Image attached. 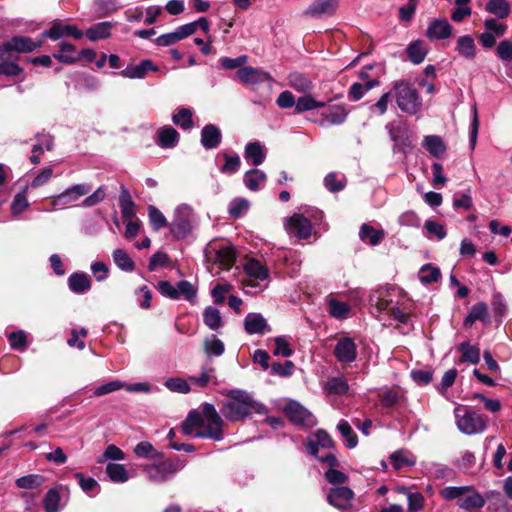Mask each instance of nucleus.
I'll use <instances>...</instances> for the list:
<instances>
[{
	"mask_svg": "<svg viewBox=\"0 0 512 512\" xmlns=\"http://www.w3.org/2000/svg\"><path fill=\"white\" fill-rule=\"evenodd\" d=\"M224 421L213 404L204 403L201 411H190L181 428L185 435L221 441Z\"/></svg>",
	"mask_w": 512,
	"mask_h": 512,
	"instance_id": "nucleus-1",
	"label": "nucleus"
},
{
	"mask_svg": "<svg viewBox=\"0 0 512 512\" xmlns=\"http://www.w3.org/2000/svg\"><path fill=\"white\" fill-rule=\"evenodd\" d=\"M74 51V45L67 42H62L60 44V52L58 54H54V57L58 59L60 62L72 64L76 61Z\"/></svg>",
	"mask_w": 512,
	"mask_h": 512,
	"instance_id": "nucleus-56",
	"label": "nucleus"
},
{
	"mask_svg": "<svg viewBox=\"0 0 512 512\" xmlns=\"http://www.w3.org/2000/svg\"><path fill=\"white\" fill-rule=\"evenodd\" d=\"M475 464H476L475 455L470 451H465L462 454L461 459L458 462L459 468L466 473H474L475 472Z\"/></svg>",
	"mask_w": 512,
	"mask_h": 512,
	"instance_id": "nucleus-63",
	"label": "nucleus"
},
{
	"mask_svg": "<svg viewBox=\"0 0 512 512\" xmlns=\"http://www.w3.org/2000/svg\"><path fill=\"white\" fill-rule=\"evenodd\" d=\"M44 483V477L38 474H30L16 480V485L22 489H35Z\"/></svg>",
	"mask_w": 512,
	"mask_h": 512,
	"instance_id": "nucleus-51",
	"label": "nucleus"
},
{
	"mask_svg": "<svg viewBox=\"0 0 512 512\" xmlns=\"http://www.w3.org/2000/svg\"><path fill=\"white\" fill-rule=\"evenodd\" d=\"M324 388L328 394L343 395L347 393L349 386L344 377H334L326 382Z\"/></svg>",
	"mask_w": 512,
	"mask_h": 512,
	"instance_id": "nucleus-47",
	"label": "nucleus"
},
{
	"mask_svg": "<svg viewBox=\"0 0 512 512\" xmlns=\"http://www.w3.org/2000/svg\"><path fill=\"white\" fill-rule=\"evenodd\" d=\"M224 159H225V163L220 168V171L223 174L231 175V174L236 173L239 170L240 165H241V160L238 155H229V154L225 153Z\"/></svg>",
	"mask_w": 512,
	"mask_h": 512,
	"instance_id": "nucleus-59",
	"label": "nucleus"
},
{
	"mask_svg": "<svg viewBox=\"0 0 512 512\" xmlns=\"http://www.w3.org/2000/svg\"><path fill=\"white\" fill-rule=\"evenodd\" d=\"M294 363L290 360L285 361V363L274 362L270 365V371L273 375H278L281 377H289L293 374Z\"/></svg>",
	"mask_w": 512,
	"mask_h": 512,
	"instance_id": "nucleus-60",
	"label": "nucleus"
},
{
	"mask_svg": "<svg viewBox=\"0 0 512 512\" xmlns=\"http://www.w3.org/2000/svg\"><path fill=\"white\" fill-rule=\"evenodd\" d=\"M453 34V27L447 19H434L432 20L426 30V36L432 41L445 40Z\"/></svg>",
	"mask_w": 512,
	"mask_h": 512,
	"instance_id": "nucleus-16",
	"label": "nucleus"
},
{
	"mask_svg": "<svg viewBox=\"0 0 512 512\" xmlns=\"http://www.w3.org/2000/svg\"><path fill=\"white\" fill-rule=\"evenodd\" d=\"M164 385L172 392L187 394L191 387L187 380L181 377H172L165 381Z\"/></svg>",
	"mask_w": 512,
	"mask_h": 512,
	"instance_id": "nucleus-54",
	"label": "nucleus"
},
{
	"mask_svg": "<svg viewBox=\"0 0 512 512\" xmlns=\"http://www.w3.org/2000/svg\"><path fill=\"white\" fill-rule=\"evenodd\" d=\"M390 461L395 470H401L404 467L413 466L416 462L415 458L404 450H398L391 454Z\"/></svg>",
	"mask_w": 512,
	"mask_h": 512,
	"instance_id": "nucleus-39",
	"label": "nucleus"
},
{
	"mask_svg": "<svg viewBox=\"0 0 512 512\" xmlns=\"http://www.w3.org/2000/svg\"><path fill=\"white\" fill-rule=\"evenodd\" d=\"M179 133L171 126H164L157 132L156 143L161 148H173L179 142Z\"/></svg>",
	"mask_w": 512,
	"mask_h": 512,
	"instance_id": "nucleus-27",
	"label": "nucleus"
},
{
	"mask_svg": "<svg viewBox=\"0 0 512 512\" xmlns=\"http://www.w3.org/2000/svg\"><path fill=\"white\" fill-rule=\"evenodd\" d=\"M289 85L298 92H307L312 88L310 80L299 73L289 75Z\"/></svg>",
	"mask_w": 512,
	"mask_h": 512,
	"instance_id": "nucleus-55",
	"label": "nucleus"
},
{
	"mask_svg": "<svg viewBox=\"0 0 512 512\" xmlns=\"http://www.w3.org/2000/svg\"><path fill=\"white\" fill-rule=\"evenodd\" d=\"M91 191V186L88 184H76L67 188L62 193L51 198V205L53 207L64 208L76 203L81 197L87 195Z\"/></svg>",
	"mask_w": 512,
	"mask_h": 512,
	"instance_id": "nucleus-12",
	"label": "nucleus"
},
{
	"mask_svg": "<svg viewBox=\"0 0 512 512\" xmlns=\"http://www.w3.org/2000/svg\"><path fill=\"white\" fill-rule=\"evenodd\" d=\"M380 85L378 79H372L365 83H353L349 89L348 96L353 101L360 100L368 91Z\"/></svg>",
	"mask_w": 512,
	"mask_h": 512,
	"instance_id": "nucleus-35",
	"label": "nucleus"
},
{
	"mask_svg": "<svg viewBox=\"0 0 512 512\" xmlns=\"http://www.w3.org/2000/svg\"><path fill=\"white\" fill-rule=\"evenodd\" d=\"M5 49L14 53H30L36 50L40 43L33 41L29 37L14 36L10 40L3 43Z\"/></svg>",
	"mask_w": 512,
	"mask_h": 512,
	"instance_id": "nucleus-19",
	"label": "nucleus"
},
{
	"mask_svg": "<svg viewBox=\"0 0 512 512\" xmlns=\"http://www.w3.org/2000/svg\"><path fill=\"white\" fill-rule=\"evenodd\" d=\"M106 473L109 479L115 483H124L129 479L128 472L122 464L109 463L106 466Z\"/></svg>",
	"mask_w": 512,
	"mask_h": 512,
	"instance_id": "nucleus-43",
	"label": "nucleus"
},
{
	"mask_svg": "<svg viewBox=\"0 0 512 512\" xmlns=\"http://www.w3.org/2000/svg\"><path fill=\"white\" fill-rule=\"evenodd\" d=\"M458 351L461 353L460 363L478 364L480 361V349L464 341L458 345Z\"/></svg>",
	"mask_w": 512,
	"mask_h": 512,
	"instance_id": "nucleus-31",
	"label": "nucleus"
},
{
	"mask_svg": "<svg viewBox=\"0 0 512 512\" xmlns=\"http://www.w3.org/2000/svg\"><path fill=\"white\" fill-rule=\"evenodd\" d=\"M485 10L503 19L506 18L511 11L510 4L506 0H489L485 5Z\"/></svg>",
	"mask_w": 512,
	"mask_h": 512,
	"instance_id": "nucleus-37",
	"label": "nucleus"
},
{
	"mask_svg": "<svg viewBox=\"0 0 512 512\" xmlns=\"http://www.w3.org/2000/svg\"><path fill=\"white\" fill-rule=\"evenodd\" d=\"M385 233L383 230H377L371 225L363 224L359 231L360 239L372 246L378 245L384 238Z\"/></svg>",
	"mask_w": 512,
	"mask_h": 512,
	"instance_id": "nucleus-33",
	"label": "nucleus"
},
{
	"mask_svg": "<svg viewBox=\"0 0 512 512\" xmlns=\"http://www.w3.org/2000/svg\"><path fill=\"white\" fill-rule=\"evenodd\" d=\"M454 414L456 425L464 434H478L486 429V419L476 411L456 408Z\"/></svg>",
	"mask_w": 512,
	"mask_h": 512,
	"instance_id": "nucleus-7",
	"label": "nucleus"
},
{
	"mask_svg": "<svg viewBox=\"0 0 512 512\" xmlns=\"http://www.w3.org/2000/svg\"><path fill=\"white\" fill-rule=\"evenodd\" d=\"M112 27L113 24L111 22H100L88 28L85 34L90 41L106 39L110 37Z\"/></svg>",
	"mask_w": 512,
	"mask_h": 512,
	"instance_id": "nucleus-34",
	"label": "nucleus"
},
{
	"mask_svg": "<svg viewBox=\"0 0 512 512\" xmlns=\"http://www.w3.org/2000/svg\"><path fill=\"white\" fill-rule=\"evenodd\" d=\"M249 208V202L246 199H234L229 205V214L233 218H239Z\"/></svg>",
	"mask_w": 512,
	"mask_h": 512,
	"instance_id": "nucleus-62",
	"label": "nucleus"
},
{
	"mask_svg": "<svg viewBox=\"0 0 512 512\" xmlns=\"http://www.w3.org/2000/svg\"><path fill=\"white\" fill-rule=\"evenodd\" d=\"M68 286L76 294H82L91 287L89 277L85 273H73L68 278Z\"/></svg>",
	"mask_w": 512,
	"mask_h": 512,
	"instance_id": "nucleus-32",
	"label": "nucleus"
},
{
	"mask_svg": "<svg viewBox=\"0 0 512 512\" xmlns=\"http://www.w3.org/2000/svg\"><path fill=\"white\" fill-rule=\"evenodd\" d=\"M189 381L194 385L204 388L209 383L214 385L218 384L215 367L211 364H204L201 367V373L199 376H191Z\"/></svg>",
	"mask_w": 512,
	"mask_h": 512,
	"instance_id": "nucleus-26",
	"label": "nucleus"
},
{
	"mask_svg": "<svg viewBox=\"0 0 512 512\" xmlns=\"http://www.w3.org/2000/svg\"><path fill=\"white\" fill-rule=\"evenodd\" d=\"M161 461L142 466L147 478L155 483H163L181 471L186 463L179 457L160 459Z\"/></svg>",
	"mask_w": 512,
	"mask_h": 512,
	"instance_id": "nucleus-6",
	"label": "nucleus"
},
{
	"mask_svg": "<svg viewBox=\"0 0 512 512\" xmlns=\"http://www.w3.org/2000/svg\"><path fill=\"white\" fill-rule=\"evenodd\" d=\"M244 158L253 166H258L264 162L266 151L260 142H249L245 146Z\"/></svg>",
	"mask_w": 512,
	"mask_h": 512,
	"instance_id": "nucleus-29",
	"label": "nucleus"
},
{
	"mask_svg": "<svg viewBox=\"0 0 512 512\" xmlns=\"http://www.w3.org/2000/svg\"><path fill=\"white\" fill-rule=\"evenodd\" d=\"M60 501L61 496L58 488L50 489L43 499V506L45 512H58L61 507Z\"/></svg>",
	"mask_w": 512,
	"mask_h": 512,
	"instance_id": "nucleus-46",
	"label": "nucleus"
},
{
	"mask_svg": "<svg viewBox=\"0 0 512 512\" xmlns=\"http://www.w3.org/2000/svg\"><path fill=\"white\" fill-rule=\"evenodd\" d=\"M423 146L434 157H439L446 150L444 142L436 135L426 136L423 140Z\"/></svg>",
	"mask_w": 512,
	"mask_h": 512,
	"instance_id": "nucleus-42",
	"label": "nucleus"
},
{
	"mask_svg": "<svg viewBox=\"0 0 512 512\" xmlns=\"http://www.w3.org/2000/svg\"><path fill=\"white\" fill-rule=\"evenodd\" d=\"M193 209L187 204H181L175 209V216L170 224V231L177 239H184L187 237L192 229L194 223Z\"/></svg>",
	"mask_w": 512,
	"mask_h": 512,
	"instance_id": "nucleus-8",
	"label": "nucleus"
},
{
	"mask_svg": "<svg viewBox=\"0 0 512 512\" xmlns=\"http://www.w3.org/2000/svg\"><path fill=\"white\" fill-rule=\"evenodd\" d=\"M237 77L245 84H256L270 78L268 73L253 67L238 69Z\"/></svg>",
	"mask_w": 512,
	"mask_h": 512,
	"instance_id": "nucleus-28",
	"label": "nucleus"
},
{
	"mask_svg": "<svg viewBox=\"0 0 512 512\" xmlns=\"http://www.w3.org/2000/svg\"><path fill=\"white\" fill-rule=\"evenodd\" d=\"M262 405L255 402L250 394L241 390H232L221 408L222 415L232 422L242 421L252 414L260 412Z\"/></svg>",
	"mask_w": 512,
	"mask_h": 512,
	"instance_id": "nucleus-2",
	"label": "nucleus"
},
{
	"mask_svg": "<svg viewBox=\"0 0 512 512\" xmlns=\"http://www.w3.org/2000/svg\"><path fill=\"white\" fill-rule=\"evenodd\" d=\"M325 102L315 100L311 95H304L296 100L295 113L300 114L306 111L323 108Z\"/></svg>",
	"mask_w": 512,
	"mask_h": 512,
	"instance_id": "nucleus-41",
	"label": "nucleus"
},
{
	"mask_svg": "<svg viewBox=\"0 0 512 512\" xmlns=\"http://www.w3.org/2000/svg\"><path fill=\"white\" fill-rule=\"evenodd\" d=\"M354 492L347 486L330 488L327 493V502L341 512H348L353 507Z\"/></svg>",
	"mask_w": 512,
	"mask_h": 512,
	"instance_id": "nucleus-10",
	"label": "nucleus"
},
{
	"mask_svg": "<svg viewBox=\"0 0 512 512\" xmlns=\"http://www.w3.org/2000/svg\"><path fill=\"white\" fill-rule=\"evenodd\" d=\"M160 293L171 299H179L180 297L192 302L196 297L195 287L187 280H181L176 285L168 281H160L158 283Z\"/></svg>",
	"mask_w": 512,
	"mask_h": 512,
	"instance_id": "nucleus-9",
	"label": "nucleus"
},
{
	"mask_svg": "<svg viewBox=\"0 0 512 512\" xmlns=\"http://www.w3.org/2000/svg\"><path fill=\"white\" fill-rule=\"evenodd\" d=\"M407 500L409 512H418L424 507L425 498L420 492L409 493Z\"/></svg>",
	"mask_w": 512,
	"mask_h": 512,
	"instance_id": "nucleus-64",
	"label": "nucleus"
},
{
	"mask_svg": "<svg viewBox=\"0 0 512 512\" xmlns=\"http://www.w3.org/2000/svg\"><path fill=\"white\" fill-rule=\"evenodd\" d=\"M284 413L294 424L305 428H311L317 423L315 416L297 401L287 403Z\"/></svg>",
	"mask_w": 512,
	"mask_h": 512,
	"instance_id": "nucleus-11",
	"label": "nucleus"
},
{
	"mask_svg": "<svg viewBox=\"0 0 512 512\" xmlns=\"http://www.w3.org/2000/svg\"><path fill=\"white\" fill-rule=\"evenodd\" d=\"M475 321H481L485 324L490 323V317L488 313V306L484 302H478L472 306L470 312L464 319V325L471 327Z\"/></svg>",
	"mask_w": 512,
	"mask_h": 512,
	"instance_id": "nucleus-25",
	"label": "nucleus"
},
{
	"mask_svg": "<svg viewBox=\"0 0 512 512\" xmlns=\"http://www.w3.org/2000/svg\"><path fill=\"white\" fill-rule=\"evenodd\" d=\"M148 216L150 224L155 231H158L167 225V220L164 214L153 205L148 207Z\"/></svg>",
	"mask_w": 512,
	"mask_h": 512,
	"instance_id": "nucleus-53",
	"label": "nucleus"
},
{
	"mask_svg": "<svg viewBox=\"0 0 512 512\" xmlns=\"http://www.w3.org/2000/svg\"><path fill=\"white\" fill-rule=\"evenodd\" d=\"M222 140V134L218 127L213 124H208L203 127L201 131V144L207 149H215L219 146Z\"/></svg>",
	"mask_w": 512,
	"mask_h": 512,
	"instance_id": "nucleus-24",
	"label": "nucleus"
},
{
	"mask_svg": "<svg viewBox=\"0 0 512 512\" xmlns=\"http://www.w3.org/2000/svg\"><path fill=\"white\" fill-rule=\"evenodd\" d=\"M172 121L175 125L180 126L184 130L190 129L193 125L192 111L188 108H181L172 116Z\"/></svg>",
	"mask_w": 512,
	"mask_h": 512,
	"instance_id": "nucleus-52",
	"label": "nucleus"
},
{
	"mask_svg": "<svg viewBox=\"0 0 512 512\" xmlns=\"http://www.w3.org/2000/svg\"><path fill=\"white\" fill-rule=\"evenodd\" d=\"M475 43L471 36L464 35L457 39L455 50L462 56L468 59L475 57Z\"/></svg>",
	"mask_w": 512,
	"mask_h": 512,
	"instance_id": "nucleus-38",
	"label": "nucleus"
},
{
	"mask_svg": "<svg viewBox=\"0 0 512 512\" xmlns=\"http://www.w3.org/2000/svg\"><path fill=\"white\" fill-rule=\"evenodd\" d=\"M285 229L289 235L298 239H308L312 234V225L309 219L298 213L286 219Z\"/></svg>",
	"mask_w": 512,
	"mask_h": 512,
	"instance_id": "nucleus-13",
	"label": "nucleus"
},
{
	"mask_svg": "<svg viewBox=\"0 0 512 512\" xmlns=\"http://www.w3.org/2000/svg\"><path fill=\"white\" fill-rule=\"evenodd\" d=\"M244 184L251 191H258L264 187L266 182V174L257 169H251L244 174Z\"/></svg>",
	"mask_w": 512,
	"mask_h": 512,
	"instance_id": "nucleus-30",
	"label": "nucleus"
},
{
	"mask_svg": "<svg viewBox=\"0 0 512 512\" xmlns=\"http://www.w3.org/2000/svg\"><path fill=\"white\" fill-rule=\"evenodd\" d=\"M393 90L397 106L403 113L415 115L422 110V98L410 82L396 81L393 84Z\"/></svg>",
	"mask_w": 512,
	"mask_h": 512,
	"instance_id": "nucleus-3",
	"label": "nucleus"
},
{
	"mask_svg": "<svg viewBox=\"0 0 512 512\" xmlns=\"http://www.w3.org/2000/svg\"><path fill=\"white\" fill-rule=\"evenodd\" d=\"M149 71L156 72L158 71V67L155 66L151 60L145 59L137 65L127 66L120 74L130 79H142Z\"/></svg>",
	"mask_w": 512,
	"mask_h": 512,
	"instance_id": "nucleus-22",
	"label": "nucleus"
},
{
	"mask_svg": "<svg viewBox=\"0 0 512 512\" xmlns=\"http://www.w3.org/2000/svg\"><path fill=\"white\" fill-rule=\"evenodd\" d=\"M339 7V0H314L303 11V16L313 19L333 16Z\"/></svg>",
	"mask_w": 512,
	"mask_h": 512,
	"instance_id": "nucleus-14",
	"label": "nucleus"
},
{
	"mask_svg": "<svg viewBox=\"0 0 512 512\" xmlns=\"http://www.w3.org/2000/svg\"><path fill=\"white\" fill-rule=\"evenodd\" d=\"M205 257L208 270L213 274H219L220 271L229 270L232 267L235 253L230 246L210 242L205 249Z\"/></svg>",
	"mask_w": 512,
	"mask_h": 512,
	"instance_id": "nucleus-5",
	"label": "nucleus"
},
{
	"mask_svg": "<svg viewBox=\"0 0 512 512\" xmlns=\"http://www.w3.org/2000/svg\"><path fill=\"white\" fill-rule=\"evenodd\" d=\"M329 313L335 318H345L348 316L350 307L347 303L331 299L328 303Z\"/></svg>",
	"mask_w": 512,
	"mask_h": 512,
	"instance_id": "nucleus-58",
	"label": "nucleus"
},
{
	"mask_svg": "<svg viewBox=\"0 0 512 512\" xmlns=\"http://www.w3.org/2000/svg\"><path fill=\"white\" fill-rule=\"evenodd\" d=\"M447 500H457V505L464 510L478 509L484 506L483 497L472 486H449L439 492Z\"/></svg>",
	"mask_w": 512,
	"mask_h": 512,
	"instance_id": "nucleus-4",
	"label": "nucleus"
},
{
	"mask_svg": "<svg viewBox=\"0 0 512 512\" xmlns=\"http://www.w3.org/2000/svg\"><path fill=\"white\" fill-rule=\"evenodd\" d=\"M203 321L211 330H218L223 325L220 311L212 306L205 308Z\"/></svg>",
	"mask_w": 512,
	"mask_h": 512,
	"instance_id": "nucleus-44",
	"label": "nucleus"
},
{
	"mask_svg": "<svg viewBox=\"0 0 512 512\" xmlns=\"http://www.w3.org/2000/svg\"><path fill=\"white\" fill-rule=\"evenodd\" d=\"M134 453L140 457L145 459H162L163 453L156 450L154 446L148 441L139 442L134 447Z\"/></svg>",
	"mask_w": 512,
	"mask_h": 512,
	"instance_id": "nucleus-40",
	"label": "nucleus"
},
{
	"mask_svg": "<svg viewBox=\"0 0 512 512\" xmlns=\"http://www.w3.org/2000/svg\"><path fill=\"white\" fill-rule=\"evenodd\" d=\"M113 260L117 267L126 272H132L135 268L134 261L123 249H116L113 251Z\"/></svg>",
	"mask_w": 512,
	"mask_h": 512,
	"instance_id": "nucleus-45",
	"label": "nucleus"
},
{
	"mask_svg": "<svg viewBox=\"0 0 512 512\" xmlns=\"http://www.w3.org/2000/svg\"><path fill=\"white\" fill-rule=\"evenodd\" d=\"M204 350L209 356H220L225 351L224 343L216 336L204 340Z\"/></svg>",
	"mask_w": 512,
	"mask_h": 512,
	"instance_id": "nucleus-50",
	"label": "nucleus"
},
{
	"mask_svg": "<svg viewBox=\"0 0 512 512\" xmlns=\"http://www.w3.org/2000/svg\"><path fill=\"white\" fill-rule=\"evenodd\" d=\"M441 276L440 270L431 265H424L419 272V279L422 283L436 282Z\"/></svg>",
	"mask_w": 512,
	"mask_h": 512,
	"instance_id": "nucleus-57",
	"label": "nucleus"
},
{
	"mask_svg": "<svg viewBox=\"0 0 512 512\" xmlns=\"http://www.w3.org/2000/svg\"><path fill=\"white\" fill-rule=\"evenodd\" d=\"M120 209L122 217L125 219H131L135 216L134 202L128 190L124 187H122V193L120 196Z\"/></svg>",
	"mask_w": 512,
	"mask_h": 512,
	"instance_id": "nucleus-49",
	"label": "nucleus"
},
{
	"mask_svg": "<svg viewBox=\"0 0 512 512\" xmlns=\"http://www.w3.org/2000/svg\"><path fill=\"white\" fill-rule=\"evenodd\" d=\"M306 447L311 455L317 456L319 447L327 449L333 448L334 441L325 430L320 429L317 430L313 438L309 439Z\"/></svg>",
	"mask_w": 512,
	"mask_h": 512,
	"instance_id": "nucleus-23",
	"label": "nucleus"
},
{
	"mask_svg": "<svg viewBox=\"0 0 512 512\" xmlns=\"http://www.w3.org/2000/svg\"><path fill=\"white\" fill-rule=\"evenodd\" d=\"M428 49L424 42L416 40L410 43L407 47V54L410 61L414 64H420L424 61Z\"/></svg>",
	"mask_w": 512,
	"mask_h": 512,
	"instance_id": "nucleus-36",
	"label": "nucleus"
},
{
	"mask_svg": "<svg viewBox=\"0 0 512 512\" xmlns=\"http://www.w3.org/2000/svg\"><path fill=\"white\" fill-rule=\"evenodd\" d=\"M244 329L250 335L270 331L266 319L260 313H248L244 319Z\"/></svg>",
	"mask_w": 512,
	"mask_h": 512,
	"instance_id": "nucleus-21",
	"label": "nucleus"
},
{
	"mask_svg": "<svg viewBox=\"0 0 512 512\" xmlns=\"http://www.w3.org/2000/svg\"><path fill=\"white\" fill-rule=\"evenodd\" d=\"M337 429L346 440V447L352 449L357 446L358 438L351 425L344 419L340 420Z\"/></svg>",
	"mask_w": 512,
	"mask_h": 512,
	"instance_id": "nucleus-48",
	"label": "nucleus"
},
{
	"mask_svg": "<svg viewBox=\"0 0 512 512\" xmlns=\"http://www.w3.org/2000/svg\"><path fill=\"white\" fill-rule=\"evenodd\" d=\"M324 185L329 191L338 192L345 187V178H338L336 173L331 172L324 178Z\"/></svg>",
	"mask_w": 512,
	"mask_h": 512,
	"instance_id": "nucleus-61",
	"label": "nucleus"
},
{
	"mask_svg": "<svg viewBox=\"0 0 512 512\" xmlns=\"http://www.w3.org/2000/svg\"><path fill=\"white\" fill-rule=\"evenodd\" d=\"M17 59L12 51L5 49L3 44L0 45V75L18 76L21 74L23 69L17 64Z\"/></svg>",
	"mask_w": 512,
	"mask_h": 512,
	"instance_id": "nucleus-17",
	"label": "nucleus"
},
{
	"mask_svg": "<svg viewBox=\"0 0 512 512\" xmlns=\"http://www.w3.org/2000/svg\"><path fill=\"white\" fill-rule=\"evenodd\" d=\"M244 271L250 277V279L245 282L246 286L254 287L256 286V280L263 281L269 276L268 269L256 259H249L244 265Z\"/></svg>",
	"mask_w": 512,
	"mask_h": 512,
	"instance_id": "nucleus-18",
	"label": "nucleus"
},
{
	"mask_svg": "<svg viewBox=\"0 0 512 512\" xmlns=\"http://www.w3.org/2000/svg\"><path fill=\"white\" fill-rule=\"evenodd\" d=\"M333 354L338 362L350 364L357 358V346L352 338L342 337L337 341Z\"/></svg>",
	"mask_w": 512,
	"mask_h": 512,
	"instance_id": "nucleus-15",
	"label": "nucleus"
},
{
	"mask_svg": "<svg viewBox=\"0 0 512 512\" xmlns=\"http://www.w3.org/2000/svg\"><path fill=\"white\" fill-rule=\"evenodd\" d=\"M348 116V110L344 104L333 105L329 108L328 112L322 114V119L319 124L325 126L330 125H341L343 124Z\"/></svg>",
	"mask_w": 512,
	"mask_h": 512,
	"instance_id": "nucleus-20",
	"label": "nucleus"
}]
</instances>
